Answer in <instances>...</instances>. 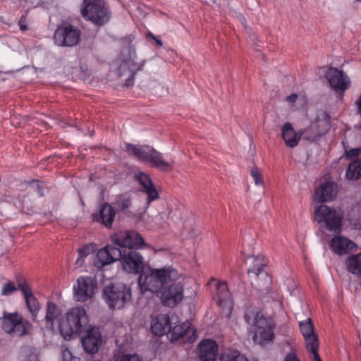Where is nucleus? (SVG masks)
Here are the masks:
<instances>
[{"mask_svg":"<svg viewBox=\"0 0 361 361\" xmlns=\"http://www.w3.org/2000/svg\"><path fill=\"white\" fill-rule=\"evenodd\" d=\"M111 242L121 249L122 267L128 274H138L144 270L143 257L136 250L142 248L144 239L135 231H120L111 237Z\"/></svg>","mask_w":361,"mask_h":361,"instance_id":"nucleus-1","label":"nucleus"},{"mask_svg":"<svg viewBox=\"0 0 361 361\" xmlns=\"http://www.w3.org/2000/svg\"><path fill=\"white\" fill-rule=\"evenodd\" d=\"M179 277L178 271L171 267L150 269L149 273H141L138 286L142 293L149 291L159 293L161 287Z\"/></svg>","mask_w":361,"mask_h":361,"instance_id":"nucleus-2","label":"nucleus"},{"mask_svg":"<svg viewBox=\"0 0 361 361\" xmlns=\"http://www.w3.org/2000/svg\"><path fill=\"white\" fill-rule=\"evenodd\" d=\"M14 279L15 281H8L3 285L1 295H10L20 290L24 298L26 306L31 314L32 320L36 322L41 306L38 300L33 294L30 284L27 279L20 274H16Z\"/></svg>","mask_w":361,"mask_h":361,"instance_id":"nucleus-3","label":"nucleus"},{"mask_svg":"<svg viewBox=\"0 0 361 361\" xmlns=\"http://www.w3.org/2000/svg\"><path fill=\"white\" fill-rule=\"evenodd\" d=\"M126 151L129 155L136 157L139 161L148 164L150 166L157 169L161 172H169L173 170L172 162L166 161L163 154L151 146H137L126 143Z\"/></svg>","mask_w":361,"mask_h":361,"instance_id":"nucleus-4","label":"nucleus"},{"mask_svg":"<svg viewBox=\"0 0 361 361\" xmlns=\"http://www.w3.org/2000/svg\"><path fill=\"white\" fill-rule=\"evenodd\" d=\"M82 18L97 26H103L111 18V11L104 0H83L80 7Z\"/></svg>","mask_w":361,"mask_h":361,"instance_id":"nucleus-5","label":"nucleus"},{"mask_svg":"<svg viewBox=\"0 0 361 361\" xmlns=\"http://www.w3.org/2000/svg\"><path fill=\"white\" fill-rule=\"evenodd\" d=\"M88 317L83 307H76L66 313V319L60 325L61 334L66 339L82 333L88 324Z\"/></svg>","mask_w":361,"mask_h":361,"instance_id":"nucleus-6","label":"nucleus"},{"mask_svg":"<svg viewBox=\"0 0 361 361\" xmlns=\"http://www.w3.org/2000/svg\"><path fill=\"white\" fill-rule=\"evenodd\" d=\"M131 297V288L122 283H110L102 290V298L111 310L122 309L130 300Z\"/></svg>","mask_w":361,"mask_h":361,"instance_id":"nucleus-7","label":"nucleus"},{"mask_svg":"<svg viewBox=\"0 0 361 361\" xmlns=\"http://www.w3.org/2000/svg\"><path fill=\"white\" fill-rule=\"evenodd\" d=\"M314 219L330 231L341 230L343 216L334 208L321 204L314 210Z\"/></svg>","mask_w":361,"mask_h":361,"instance_id":"nucleus-8","label":"nucleus"},{"mask_svg":"<svg viewBox=\"0 0 361 361\" xmlns=\"http://www.w3.org/2000/svg\"><path fill=\"white\" fill-rule=\"evenodd\" d=\"M1 319L2 330L11 336L20 337L28 334L30 323L20 314L5 313Z\"/></svg>","mask_w":361,"mask_h":361,"instance_id":"nucleus-9","label":"nucleus"},{"mask_svg":"<svg viewBox=\"0 0 361 361\" xmlns=\"http://www.w3.org/2000/svg\"><path fill=\"white\" fill-rule=\"evenodd\" d=\"M81 32L75 26L63 22L59 25L54 35L55 44L60 47H73L80 40Z\"/></svg>","mask_w":361,"mask_h":361,"instance_id":"nucleus-10","label":"nucleus"},{"mask_svg":"<svg viewBox=\"0 0 361 361\" xmlns=\"http://www.w3.org/2000/svg\"><path fill=\"white\" fill-rule=\"evenodd\" d=\"M97 290V281L91 276H80L73 287L74 298L78 302L91 299Z\"/></svg>","mask_w":361,"mask_h":361,"instance_id":"nucleus-11","label":"nucleus"},{"mask_svg":"<svg viewBox=\"0 0 361 361\" xmlns=\"http://www.w3.org/2000/svg\"><path fill=\"white\" fill-rule=\"evenodd\" d=\"M171 282V284L161 287L158 294L164 306L174 307L183 298V286L180 282L175 281Z\"/></svg>","mask_w":361,"mask_h":361,"instance_id":"nucleus-12","label":"nucleus"},{"mask_svg":"<svg viewBox=\"0 0 361 361\" xmlns=\"http://www.w3.org/2000/svg\"><path fill=\"white\" fill-rule=\"evenodd\" d=\"M252 266L249 267L247 273L255 277V286L259 290L267 289L270 279L264 268L266 265L263 255H257L252 257Z\"/></svg>","mask_w":361,"mask_h":361,"instance_id":"nucleus-13","label":"nucleus"},{"mask_svg":"<svg viewBox=\"0 0 361 361\" xmlns=\"http://www.w3.org/2000/svg\"><path fill=\"white\" fill-rule=\"evenodd\" d=\"M324 77L327 79L330 87L341 96L350 86V78L337 68L329 67L324 73Z\"/></svg>","mask_w":361,"mask_h":361,"instance_id":"nucleus-14","label":"nucleus"},{"mask_svg":"<svg viewBox=\"0 0 361 361\" xmlns=\"http://www.w3.org/2000/svg\"><path fill=\"white\" fill-rule=\"evenodd\" d=\"M212 283H214L215 295L213 299L216 304L220 307L231 310L233 307V301L226 283L212 278L207 284L212 285Z\"/></svg>","mask_w":361,"mask_h":361,"instance_id":"nucleus-15","label":"nucleus"},{"mask_svg":"<svg viewBox=\"0 0 361 361\" xmlns=\"http://www.w3.org/2000/svg\"><path fill=\"white\" fill-rule=\"evenodd\" d=\"M121 249L120 247L107 245L100 249L94 259V265L97 268H102L116 260L121 259Z\"/></svg>","mask_w":361,"mask_h":361,"instance_id":"nucleus-16","label":"nucleus"},{"mask_svg":"<svg viewBox=\"0 0 361 361\" xmlns=\"http://www.w3.org/2000/svg\"><path fill=\"white\" fill-rule=\"evenodd\" d=\"M81 342L85 351L87 353H97L102 343V336L99 329L90 326L86 330V335L82 338Z\"/></svg>","mask_w":361,"mask_h":361,"instance_id":"nucleus-17","label":"nucleus"},{"mask_svg":"<svg viewBox=\"0 0 361 361\" xmlns=\"http://www.w3.org/2000/svg\"><path fill=\"white\" fill-rule=\"evenodd\" d=\"M145 63V61L137 63L133 61L123 62L118 68V75L119 77L127 75L128 78L124 84L125 86L129 87L134 84L135 75L137 71H142Z\"/></svg>","mask_w":361,"mask_h":361,"instance_id":"nucleus-18","label":"nucleus"},{"mask_svg":"<svg viewBox=\"0 0 361 361\" xmlns=\"http://www.w3.org/2000/svg\"><path fill=\"white\" fill-rule=\"evenodd\" d=\"M136 180L142 187V191L147 194V202L149 204L159 197V193L155 188L149 176L143 172H139L135 176Z\"/></svg>","mask_w":361,"mask_h":361,"instance_id":"nucleus-19","label":"nucleus"},{"mask_svg":"<svg viewBox=\"0 0 361 361\" xmlns=\"http://www.w3.org/2000/svg\"><path fill=\"white\" fill-rule=\"evenodd\" d=\"M217 352L218 345L213 340H203L198 345V356L201 361H215Z\"/></svg>","mask_w":361,"mask_h":361,"instance_id":"nucleus-20","label":"nucleus"},{"mask_svg":"<svg viewBox=\"0 0 361 361\" xmlns=\"http://www.w3.org/2000/svg\"><path fill=\"white\" fill-rule=\"evenodd\" d=\"M115 216V209L111 205L104 202L100 205L99 212L92 214V219L94 221L101 223L107 228H111Z\"/></svg>","mask_w":361,"mask_h":361,"instance_id":"nucleus-21","label":"nucleus"},{"mask_svg":"<svg viewBox=\"0 0 361 361\" xmlns=\"http://www.w3.org/2000/svg\"><path fill=\"white\" fill-rule=\"evenodd\" d=\"M300 331L305 340L307 350H311L314 345L319 347L318 336L314 331V326L311 319L299 323Z\"/></svg>","mask_w":361,"mask_h":361,"instance_id":"nucleus-22","label":"nucleus"},{"mask_svg":"<svg viewBox=\"0 0 361 361\" xmlns=\"http://www.w3.org/2000/svg\"><path fill=\"white\" fill-rule=\"evenodd\" d=\"M152 332L161 336L169 333L171 330V320L169 314H160L157 316L151 326Z\"/></svg>","mask_w":361,"mask_h":361,"instance_id":"nucleus-23","label":"nucleus"},{"mask_svg":"<svg viewBox=\"0 0 361 361\" xmlns=\"http://www.w3.org/2000/svg\"><path fill=\"white\" fill-rule=\"evenodd\" d=\"M332 250L338 255L348 253L357 247L355 243L342 236H335L331 240Z\"/></svg>","mask_w":361,"mask_h":361,"instance_id":"nucleus-24","label":"nucleus"},{"mask_svg":"<svg viewBox=\"0 0 361 361\" xmlns=\"http://www.w3.org/2000/svg\"><path fill=\"white\" fill-rule=\"evenodd\" d=\"M337 194V185L334 182H326L316 190L315 195L317 202L330 201Z\"/></svg>","mask_w":361,"mask_h":361,"instance_id":"nucleus-25","label":"nucleus"},{"mask_svg":"<svg viewBox=\"0 0 361 361\" xmlns=\"http://www.w3.org/2000/svg\"><path fill=\"white\" fill-rule=\"evenodd\" d=\"M302 135V134L301 132H300V135H298L289 122L284 123L282 127V138L285 141L286 145L289 147L293 148L296 147L300 140Z\"/></svg>","mask_w":361,"mask_h":361,"instance_id":"nucleus-26","label":"nucleus"},{"mask_svg":"<svg viewBox=\"0 0 361 361\" xmlns=\"http://www.w3.org/2000/svg\"><path fill=\"white\" fill-rule=\"evenodd\" d=\"M61 315V310L58 305L52 301H48L46 305V314L44 317L45 327L49 330H52L54 322Z\"/></svg>","mask_w":361,"mask_h":361,"instance_id":"nucleus-27","label":"nucleus"},{"mask_svg":"<svg viewBox=\"0 0 361 361\" xmlns=\"http://www.w3.org/2000/svg\"><path fill=\"white\" fill-rule=\"evenodd\" d=\"M331 127V117L326 111H323L314 123L310 124V130H315L317 136H323Z\"/></svg>","mask_w":361,"mask_h":361,"instance_id":"nucleus-28","label":"nucleus"},{"mask_svg":"<svg viewBox=\"0 0 361 361\" xmlns=\"http://www.w3.org/2000/svg\"><path fill=\"white\" fill-rule=\"evenodd\" d=\"M252 340L254 343L260 345L267 344L274 338V328H267L264 329L253 330Z\"/></svg>","mask_w":361,"mask_h":361,"instance_id":"nucleus-29","label":"nucleus"},{"mask_svg":"<svg viewBox=\"0 0 361 361\" xmlns=\"http://www.w3.org/2000/svg\"><path fill=\"white\" fill-rule=\"evenodd\" d=\"M345 265L350 273L361 277V253L349 256L345 260Z\"/></svg>","mask_w":361,"mask_h":361,"instance_id":"nucleus-30","label":"nucleus"},{"mask_svg":"<svg viewBox=\"0 0 361 361\" xmlns=\"http://www.w3.org/2000/svg\"><path fill=\"white\" fill-rule=\"evenodd\" d=\"M345 178L350 180H357L361 178V158H357L349 164Z\"/></svg>","mask_w":361,"mask_h":361,"instance_id":"nucleus-31","label":"nucleus"},{"mask_svg":"<svg viewBox=\"0 0 361 361\" xmlns=\"http://www.w3.org/2000/svg\"><path fill=\"white\" fill-rule=\"evenodd\" d=\"M20 207L22 210L29 214L31 215L36 212L37 207L35 204L32 198L29 195H23L19 199Z\"/></svg>","mask_w":361,"mask_h":361,"instance_id":"nucleus-32","label":"nucleus"},{"mask_svg":"<svg viewBox=\"0 0 361 361\" xmlns=\"http://www.w3.org/2000/svg\"><path fill=\"white\" fill-rule=\"evenodd\" d=\"M219 361H248L238 350H228L220 355Z\"/></svg>","mask_w":361,"mask_h":361,"instance_id":"nucleus-33","label":"nucleus"},{"mask_svg":"<svg viewBox=\"0 0 361 361\" xmlns=\"http://www.w3.org/2000/svg\"><path fill=\"white\" fill-rule=\"evenodd\" d=\"M190 324L189 322H184L181 324L176 325L174 327H171V337L173 340H178L183 338L185 334L188 333L190 329Z\"/></svg>","mask_w":361,"mask_h":361,"instance_id":"nucleus-34","label":"nucleus"},{"mask_svg":"<svg viewBox=\"0 0 361 361\" xmlns=\"http://www.w3.org/2000/svg\"><path fill=\"white\" fill-rule=\"evenodd\" d=\"M114 204L118 210L127 213L131 206V199L126 195H121L116 198Z\"/></svg>","mask_w":361,"mask_h":361,"instance_id":"nucleus-35","label":"nucleus"},{"mask_svg":"<svg viewBox=\"0 0 361 361\" xmlns=\"http://www.w3.org/2000/svg\"><path fill=\"white\" fill-rule=\"evenodd\" d=\"M254 330L264 329L272 327L267 319L260 312H257L253 319Z\"/></svg>","mask_w":361,"mask_h":361,"instance_id":"nucleus-36","label":"nucleus"},{"mask_svg":"<svg viewBox=\"0 0 361 361\" xmlns=\"http://www.w3.org/2000/svg\"><path fill=\"white\" fill-rule=\"evenodd\" d=\"M94 252L93 247L91 245H84L78 250V258L76 260V264L80 266L82 265L84 258Z\"/></svg>","mask_w":361,"mask_h":361,"instance_id":"nucleus-37","label":"nucleus"},{"mask_svg":"<svg viewBox=\"0 0 361 361\" xmlns=\"http://www.w3.org/2000/svg\"><path fill=\"white\" fill-rule=\"evenodd\" d=\"M250 175L253 178L256 185H263L264 180L262 176V171L258 167L254 166L250 170Z\"/></svg>","mask_w":361,"mask_h":361,"instance_id":"nucleus-38","label":"nucleus"},{"mask_svg":"<svg viewBox=\"0 0 361 361\" xmlns=\"http://www.w3.org/2000/svg\"><path fill=\"white\" fill-rule=\"evenodd\" d=\"M30 185L34 190L37 191L39 193V195L40 197L44 196L46 187L44 185V182L39 181L38 180H34L30 183Z\"/></svg>","mask_w":361,"mask_h":361,"instance_id":"nucleus-39","label":"nucleus"},{"mask_svg":"<svg viewBox=\"0 0 361 361\" xmlns=\"http://www.w3.org/2000/svg\"><path fill=\"white\" fill-rule=\"evenodd\" d=\"M317 131L315 130H310V125L309 127L303 130L302 133L304 135V139L310 141H316L319 139L322 136L317 135Z\"/></svg>","mask_w":361,"mask_h":361,"instance_id":"nucleus-40","label":"nucleus"},{"mask_svg":"<svg viewBox=\"0 0 361 361\" xmlns=\"http://www.w3.org/2000/svg\"><path fill=\"white\" fill-rule=\"evenodd\" d=\"M359 155H361V147L352 148L345 151V157L348 160H352L354 158H357Z\"/></svg>","mask_w":361,"mask_h":361,"instance_id":"nucleus-41","label":"nucleus"},{"mask_svg":"<svg viewBox=\"0 0 361 361\" xmlns=\"http://www.w3.org/2000/svg\"><path fill=\"white\" fill-rule=\"evenodd\" d=\"M114 361H142L140 357L136 355H124L115 358Z\"/></svg>","mask_w":361,"mask_h":361,"instance_id":"nucleus-42","label":"nucleus"},{"mask_svg":"<svg viewBox=\"0 0 361 361\" xmlns=\"http://www.w3.org/2000/svg\"><path fill=\"white\" fill-rule=\"evenodd\" d=\"M27 11L25 12V14L23 15L19 21H18V25L20 27V30L21 31H26L27 30Z\"/></svg>","mask_w":361,"mask_h":361,"instance_id":"nucleus-43","label":"nucleus"},{"mask_svg":"<svg viewBox=\"0 0 361 361\" xmlns=\"http://www.w3.org/2000/svg\"><path fill=\"white\" fill-rule=\"evenodd\" d=\"M147 37L154 40L157 47H161L163 46L162 41L159 37L152 34L151 32L149 31L147 32Z\"/></svg>","mask_w":361,"mask_h":361,"instance_id":"nucleus-44","label":"nucleus"},{"mask_svg":"<svg viewBox=\"0 0 361 361\" xmlns=\"http://www.w3.org/2000/svg\"><path fill=\"white\" fill-rule=\"evenodd\" d=\"M318 349H319V347H317V346H314L312 348L311 350H309L308 351H310V353H312L313 355V360L314 361H322L321 358H320V356L318 353Z\"/></svg>","mask_w":361,"mask_h":361,"instance_id":"nucleus-45","label":"nucleus"},{"mask_svg":"<svg viewBox=\"0 0 361 361\" xmlns=\"http://www.w3.org/2000/svg\"><path fill=\"white\" fill-rule=\"evenodd\" d=\"M256 313H254L252 312H245L244 315V319L248 324H251L252 322H253V317L255 318Z\"/></svg>","mask_w":361,"mask_h":361,"instance_id":"nucleus-46","label":"nucleus"},{"mask_svg":"<svg viewBox=\"0 0 361 361\" xmlns=\"http://www.w3.org/2000/svg\"><path fill=\"white\" fill-rule=\"evenodd\" d=\"M283 361H300L295 353H288Z\"/></svg>","mask_w":361,"mask_h":361,"instance_id":"nucleus-47","label":"nucleus"},{"mask_svg":"<svg viewBox=\"0 0 361 361\" xmlns=\"http://www.w3.org/2000/svg\"><path fill=\"white\" fill-rule=\"evenodd\" d=\"M298 99V95L296 94H292L286 97V100L289 102L294 103Z\"/></svg>","mask_w":361,"mask_h":361,"instance_id":"nucleus-48","label":"nucleus"},{"mask_svg":"<svg viewBox=\"0 0 361 361\" xmlns=\"http://www.w3.org/2000/svg\"><path fill=\"white\" fill-rule=\"evenodd\" d=\"M195 339H196V336H195V333H193L192 335L188 338V342L192 343L195 341Z\"/></svg>","mask_w":361,"mask_h":361,"instance_id":"nucleus-49","label":"nucleus"},{"mask_svg":"<svg viewBox=\"0 0 361 361\" xmlns=\"http://www.w3.org/2000/svg\"><path fill=\"white\" fill-rule=\"evenodd\" d=\"M71 361H78L76 358H72Z\"/></svg>","mask_w":361,"mask_h":361,"instance_id":"nucleus-50","label":"nucleus"},{"mask_svg":"<svg viewBox=\"0 0 361 361\" xmlns=\"http://www.w3.org/2000/svg\"><path fill=\"white\" fill-rule=\"evenodd\" d=\"M356 1L361 3V0H356Z\"/></svg>","mask_w":361,"mask_h":361,"instance_id":"nucleus-51","label":"nucleus"}]
</instances>
